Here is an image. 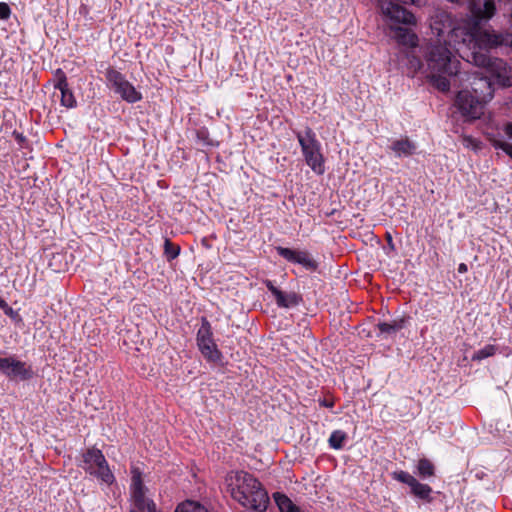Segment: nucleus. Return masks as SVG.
<instances>
[{"mask_svg": "<svg viewBox=\"0 0 512 512\" xmlns=\"http://www.w3.org/2000/svg\"><path fill=\"white\" fill-rule=\"evenodd\" d=\"M107 465H108V463H107V461H106V459H105L104 455H102V460H101V461H97V462L95 463V466L97 467V469H96V470H100V469L104 468V467H105V466H107Z\"/></svg>", "mask_w": 512, "mask_h": 512, "instance_id": "39", "label": "nucleus"}, {"mask_svg": "<svg viewBox=\"0 0 512 512\" xmlns=\"http://www.w3.org/2000/svg\"><path fill=\"white\" fill-rule=\"evenodd\" d=\"M497 351V347L495 345H486L484 348L476 351L473 356H472V360L473 361H480V360H483L485 358H488V357H491L493 356Z\"/></svg>", "mask_w": 512, "mask_h": 512, "instance_id": "32", "label": "nucleus"}, {"mask_svg": "<svg viewBox=\"0 0 512 512\" xmlns=\"http://www.w3.org/2000/svg\"><path fill=\"white\" fill-rule=\"evenodd\" d=\"M132 497H133V501H134V506L136 508L135 511L145 512L146 504L149 501H151L150 499H147L145 497V491L144 490L132 491Z\"/></svg>", "mask_w": 512, "mask_h": 512, "instance_id": "28", "label": "nucleus"}, {"mask_svg": "<svg viewBox=\"0 0 512 512\" xmlns=\"http://www.w3.org/2000/svg\"><path fill=\"white\" fill-rule=\"evenodd\" d=\"M467 270H468V267L465 263L459 264V266H458L459 273H465V272H467Z\"/></svg>", "mask_w": 512, "mask_h": 512, "instance_id": "42", "label": "nucleus"}, {"mask_svg": "<svg viewBox=\"0 0 512 512\" xmlns=\"http://www.w3.org/2000/svg\"><path fill=\"white\" fill-rule=\"evenodd\" d=\"M468 13L462 18V27L457 28L455 34L458 36H467V33L477 32L478 29L487 25V23L496 15L497 8L494 0H468Z\"/></svg>", "mask_w": 512, "mask_h": 512, "instance_id": "4", "label": "nucleus"}, {"mask_svg": "<svg viewBox=\"0 0 512 512\" xmlns=\"http://www.w3.org/2000/svg\"><path fill=\"white\" fill-rule=\"evenodd\" d=\"M3 311H4V313H5L7 316H9V317H11V318H14L15 316H17V313H16V312H15V311L10 307V306H8V307H7L6 309H4Z\"/></svg>", "mask_w": 512, "mask_h": 512, "instance_id": "40", "label": "nucleus"}, {"mask_svg": "<svg viewBox=\"0 0 512 512\" xmlns=\"http://www.w3.org/2000/svg\"><path fill=\"white\" fill-rule=\"evenodd\" d=\"M322 404L326 407H331L333 405L331 402H327L326 400H324Z\"/></svg>", "mask_w": 512, "mask_h": 512, "instance_id": "44", "label": "nucleus"}, {"mask_svg": "<svg viewBox=\"0 0 512 512\" xmlns=\"http://www.w3.org/2000/svg\"><path fill=\"white\" fill-rule=\"evenodd\" d=\"M106 79L114 91L121 96V98L129 103L139 101L142 96L135 89V87L125 79L119 71L113 67H109L106 71Z\"/></svg>", "mask_w": 512, "mask_h": 512, "instance_id": "10", "label": "nucleus"}, {"mask_svg": "<svg viewBox=\"0 0 512 512\" xmlns=\"http://www.w3.org/2000/svg\"><path fill=\"white\" fill-rule=\"evenodd\" d=\"M487 140L495 149L503 150L508 156L512 158V144L503 141L496 137L494 134H488Z\"/></svg>", "mask_w": 512, "mask_h": 512, "instance_id": "24", "label": "nucleus"}, {"mask_svg": "<svg viewBox=\"0 0 512 512\" xmlns=\"http://www.w3.org/2000/svg\"><path fill=\"white\" fill-rule=\"evenodd\" d=\"M510 23H511V27H512V12H511V15H510Z\"/></svg>", "mask_w": 512, "mask_h": 512, "instance_id": "47", "label": "nucleus"}, {"mask_svg": "<svg viewBox=\"0 0 512 512\" xmlns=\"http://www.w3.org/2000/svg\"><path fill=\"white\" fill-rule=\"evenodd\" d=\"M277 252L287 261L301 264L307 270L315 271L318 267L317 262L312 259L310 254L306 251H296L290 248L277 247Z\"/></svg>", "mask_w": 512, "mask_h": 512, "instance_id": "12", "label": "nucleus"}, {"mask_svg": "<svg viewBox=\"0 0 512 512\" xmlns=\"http://www.w3.org/2000/svg\"><path fill=\"white\" fill-rule=\"evenodd\" d=\"M102 451L95 448V447H92V448H89L84 454H83V462L89 466H91V464H95L97 461H101L102 460Z\"/></svg>", "mask_w": 512, "mask_h": 512, "instance_id": "30", "label": "nucleus"}, {"mask_svg": "<svg viewBox=\"0 0 512 512\" xmlns=\"http://www.w3.org/2000/svg\"><path fill=\"white\" fill-rule=\"evenodd\" d=\"M473 97L484 103L493 98L494 89L490 79L487 76H474L471 81V91Z\"/></svg>", "mask_w": 512, "mask_h": 512, "instance_id": "13", "label": "nucleus"}, {"mask_svg": "<svg viewBox=\"0 0 512 512\" xmlns=\"http://www.w3.org/2000/svg\"><path fill=\"white\" fill-rule=\"evenodd\" d=\"M132 488L133 491L144 490V484L142 481V473L139 468L132 467Z\"/></svg>", "mask_w": 512, "mask_h": 512, "instance_id": "33", "label": "nucleus"}, {"mask_svg": "<svg viewBox=\"0 0 512 512\" xmlns=\"http://www.w3.org/2000/svg\"><path fill=\"white\" fill-rule=\"evenodd\" d=\"M175 512H209L203 505L194 501H186L179 504Z\"/></svg>", "mask_w": 512, "mask_h": 512, "instance_id": "27", "label": "nucleus"}, {"mask_svg": "<svg viewBox=\"0 0 512 512\" xmlns=\"http://www.w3.org/2000/svg\"><path fill=\"white\" fill-rule=\"evenodd\" d=\"M57 74L60 75V77L55 88L59 89L61 92V104L67 108H72L76 105V100L72 91L68 87L66 76L61 69L57 70Z\"/></svg>", "mask_w": 512, "mask_h": 512, "instance_id": "15", "label": "nucleus"}, {"mask_svg": "<svg viewBox=\"0 0 512 512\" xmlns=\"http://www.w3.org/2000/svg\"><path fill=\"white\" fill-rule=\"evenodd\" d=\"M411 492L420 499L430 500V494L432 492V489L429 485L422 484L418 480H416L412 485Z\"/></svg>", "mask_w": 512, "mask_h": 512, "instance_id": "23", "label": "nucleus"}, {"mask_svg": "<svg viewBox=\"0 0 512 512\" xmlns=\"http://www.w3.org/2000/svg\"><path fill=\"white\" fill-rule=\"evenodd\" d=\"M393 476L394 479L407 484L410 488H412V485L417 480L415 477L405 471L394 472Z\"/></svg>", "mask_w": 512, "mask_h": 512, "instance_id": "35", "label": "nucleus"}, {"mask_svg": "<svg viewBox=\"0 0 512 512\" xmlns=\"http://www.w3.org/2000/svg\"><path fill=\"white\" fill-rule=\"evenodd\" d=\"M273 498L280 510V512H289L297 508L295 504L285 495L280 492H276L273 494Z\"/></svg>", "mask_w": 512, "mask_h": 512, "instance_id": "22", "label": "nucleus"}, {"mask_svg": "<svg viewBox=\"0 0 512 512\" xmlns=\"http://www.w3.org/2000/svg\"><path fill=\"white\" fill-rule=\"evenodd\" d=\"M486 103L473 97L470 90H461L455 99V106L466 122L480 119L484 114Z\"/></svg>", "mask_w": 512, "mask_h": 512, "instance_id": "9", "label": "nucleus"}, {"mask_svg": "<svg viewBox=\"0 0 512 512\" xmlns=\"http://www.w3.org/2000/svg\"><path fill=\"white\" fill-rule=\"evenodd\" d=\"M164 252L168 260H173L179 255L180 247L173 244L169 239H166L164 243Z\"/></svg>", "mask_w": 512, "mask_h": 512, "instance_id": "34", "label": "nucleus"}, {"mask_svg": "<svg viewBox=\"0 0 512 512\" xmlns=\"http://www.w3.org/2000/svg\"><path fill=\"white\" fill-rule=\"evenodd\" d=\"M387 241H388L389 243H391V242H392V237H391V235H390V234H387Z\"/></svg>", "mask_w": 512, "mask_h": 512, "instance_id": "45", "label": "nucleus"}, {"mask_svg": "<svg viewBox=\"0 0 512 512\" xmlns=\"http://www.w3.org/2000/svg\"><path fill=\"white\" fill-rule=\"evenodd\" d=\"M451 76L452 75H445V74L432 76V75H430V73H428V77L433 81V85L439 91H442V92L449 91L450 81H449L448 77H451Z\"/></svg>", "mask_w": 512, "mask_h": 512, "instance_id": "25", "label": "nucleus"}, {"mask_svg": "<svg viewBox=\"0 0 512 512\" xmlns=\"http://www.w3.org/2000/svg\"><path fill=\"white\" fill-rule=\"evenodd\" d=\"M130 512H138V511H135V510H130Z\"/></svg>", "mask_w": 512, "mask_h": 512, "instance_id": "48", "label": "nucleus"}, {"mask_svg": "<svg viewBox=\"0 0 512 512\" xmlns=\"http://www.w3.org/2000/svg\"><path fill=\"white\" fill-rule=\"evenodd\" d=\"M504 132L509 138H512V122H507L505 124Z\"/></svg>", "mask_w": 512, "mask_h": 512, "instance_id": "38", "label": "nucleus"}, {"mask_svg": "<svg viewBox=\"0 0 512 512\" xmlns=\"http://www.w3.org/2000/svg\"><path fill=\"white\" fill-rule=\"evenodd\" d=\"M394 38L399 44L414 48L417 46L418 38L410 28L407 27H395Z\"/></svg>", "mask_w": 512, "mask_h": 512, "instance_id": "16", "label": "nucleus"}, {"mask_svg": "<svg viewBox=\"0 0 512 512\" xmlns=\"http://www.w3.org/2000/svg\"><path fill=\"white\" fill-rule=\"evenodd\" d=\"M391 149L395 152L398 157L411 156L414 154L416 145L409 140L408 137L396 140L392 143Z\"/></svg>", "mask_w": 512, "mask_h": 512, "instance_id": "17", "label": "nucleus"}, {"mask_svg": "<svg viewBox=\"0 0 512 512\" xmlns=\"http://www.w3.org/2000/svg\"><path fill=\"white\" fill-rule=\"evenodd\" d=\"M430 27L432 33L437 36L435 41L453 44V48L458 52L463 49V37L455 34L456 29L462 27V20L454 21L451 14L440 12L433 17Z\"/></svg>", "mask_w": 512, "mask_h": 512, "instance_id": "5", "label": "nucleus"}, {"mask_svg": "<svg viewBox=\"0 0 512 512\" xmlns=\"http://www.w3.org/2000/svg\"><path fill=\"white\" fill-rule=\"evenodd\" d=\"M212 332L209 322L203 318L202 325L197 333L198 346H204L205 344H212Z\"/></svg>", "mask_w": 512, "mask_h": 512, "instance_id": "19", "label": "nucleus"}, {"mask_svg": "<svg viewBox=\"0 0 512 512\" xmlns=\"http://www.w3.org/2000/svg\"><path fill=\"white\" fill-rule=\"evenodd\" d=\"M347 439V434L344 431L341 430H335L330 435V438L328 440L329 445L333 449H341L344 445L345 440Z\"/></svg>", "mask_w": 512, "mask_h": 512, "instance_id": "26", "label": "nucleus"}, {"mask_svg": "<svg viewBox=\"0 0 512 512\" xmlns=\"http://www.w3.org/2000/svg\"><path fill=\"white\" fill-rule=\"evenodd\" d=\"M289 512H301V510L299 509V507L293 509V510H290Z\"/></svg>", "mask_w": 512, "mask_h": 512, "instance_id": "46", "label": "nucleus"}, {"mask_svg": "<svg viewBox=\"0 0 512 512\" xmlns=\"http://www.w3.org/2000/svg\"><path fill=\"white\" fill-rule=\"evenodd\" d=\"M298 142L302 148L305 161L311 169L321 175L324 173V158L320 152V143L310 127H306L304 134L297 133Z\"/></svg>", "mask_w": 512, "mask_h": 512, "instance_id": "6", "label": "nucleus"}, {"mask_svg": "<svg viewBox=\"0 0 512 512\" xmlns=\"http://www.w3.org/2000/svg\"><path fill=\"white\" fill-rule=\"evenodd\" d=\"M265 285L275 297L276 304L281 308L295 307L302 302L301 295L295 292L285 293L274 286L270 280L265 281Z\"/></svg>", "mask_w": 512, "mask_h": 512, "instance_id": "14", "label": "nucleus"}, {"mask_svg": "<svg viewBox=\"0 0 512 512\" xmlns=\"http://www.w3.org/2000/svg\"><path fill=\"white\" fill-rule=\"evenodd\" d=\"M400 3L421 5L422 0H379V8L382 14L394 23L407 25L415 24V16L402 7Z\"/></svg>", "mask_w": 512, "mask_h": 512, "instance_id": "8", "label": "nucleus"}, {"mask_svg": "<svg viewBox=\"0 0 512 512\" xmlns=\"http://www.w3.org/2000/svg\"><path fill=\"white\" fill-rule=\"evenodd\" d=\"M11 15V9L5 2H0V19L7 20Z\"/></svg>", "mask_w": 512, "mask_h": 512, "instance_id": "36", "label": "nucleus"}, {"mask_svg": "<svg viewBox=\"0 0 512 512\" xmlns=\"http://www.w3.org/2000/svg\"><path fill=\"white\" fill-rule=\"evenodd\" d=\"M13 135L15 136L16 140L18 141V143L22 144L24 141H25V137L21 134V133H18L16 131L13 132Z\"/></svg>", "mask_w": 512, "mask_h": 512, "instance_id": "41", "label": "nucleus"}, {"mask_svg": "<svg viewBox=\"0 0 512 512\" xmlns=\"http://www.w3.org/2000/svg\"><path fill=\"white\" fill-rule=\"evenodd\" d=\"M0 371L10 379L27 380L32 377V370L26 366V363L12 357H0Z\"/></svg>", "mask_w": 512, "mask_h": 512, "instance_id": "11", "label": "nucleus"}, {"mask_svg": "<svg viewBox=\"0 0 512 512\" xmlns=\"http://www.w3.org/2000/svg\"><path fill=\"white\" fill-rule=\"evenodd\" d=\"M85 470L89 472L91 475L100 478L103 482H105L108 485H111L115 480L114 475L111 472L108 465L100 470H95L93 469L92 466H88L87 468H85Z\"/></svg>", "mask_w": 512, "mask_h": 512, "instance_id": "21", "label": "nucleus"}, {"mask_svg": "<svg viewBox=\"0 0 512 512\" xmlns=\"http://www.w3.org/2000/svg\"><path fill=\"white\" fill-rule=\"evenodd\" d=\"M463 37V49L470 51L472 63L474 53L487 54L492 50L512 47V32L508 30H495L484 26L477 32L467 33V36Z\"/></svg>", "mask_w": 512, "mask_h": 512, "instance_id": "3", "label": "nucleus"}, {"mask_svg": "<svg viewBox=\"0 0 512 512\" xmlns=\"http://www.w3.org/2000/svg\"><path fill=\"white\" fill-rule=\"evenodd\" d=\"M231 496L242 506L263 512L269 503V497L261 483L251 474L240 471L229 484Z\"/></svg>", "mask_w": 512, "mask_h": 512, "instance_id": "1", "label": "nucleus"}, {"mask_svg": "<svg viewBox=\"0 0 512 512\" xmlns=\"http://www.w3.org/2000/svg\"><path fill=\"white\" fill-rule=\"evenodd\" d=\"M405 325H406L405 318H400V319H395L389 323L388 322L378 323L377 327L381 333L391 335V334H395L398 331H400L401 329H403L405 327Z\"/></svg>", "mask_w": 512, "mask_h": 512, "instance_id": "18", "label": "nucleus"}, {"mask_svg": "<svg viewBox=\"0 0 512 512\" xmlns=\"http://www.w3.org/2000/svg\"><path fill=\"white\" fill-rule=\"evenodd\" d=\"M145 512H161V511H158V510H157L155 503L151 500V501H149V502L146 504V506H145Z\"/></svg>", "mask_w": 512, "mask_h": 512, "instance_id": "37", "label": "nucleus"}, {"mask_svg": "<svg viewBox=\"0 0 512 512\" xmlns=\"http://www.w3.org/2000/svg\"><path fill=\"white\" fill-rule=\"evenodd\" d=\"M453 44L430 41L421 48L430 75H457L460 61L452 51Z\"/></svg>", "mask_w": 512, "mask_h": 512, "instance_id": "2", "label": "nucleus"}, {"mask_svg": "<svg viewBox=\"0 0 512 512\" xmlns=\"http://www.w3.org/2000/svg\"><path fill=\"white\" fill-rule=\"evenodd\" d=\"M407 67L412 72V74H415L418 70H420L423 67V63L421 59L415 55V51L412 50L407 54Z\"/></svg>", "mask_w": 512, "mask_h": 512, "instance_id": "31", "label": "nucleus"}, {"mask_svg": "<svg viewBox=\"0 0 512 512\" xmlns=\"http://www.w3.org/2000/svg\"><path fill=\"white\" fill-rule=\"evenodd\" d=\"M434 465L433 463L428 460L427 458H422L418 462V472L419 475L423 478L431 477L434 475Z\"/></svg>", "mask_w": 512, "mask_h": 512, "instance_id": "29", "label": "nucleus"}, {"mask_svg": "<svg viewBox=\"0 0 512 512\" xmlns=\"http://www.w3.org/2000/svg\"><path fill=\"white\" fill-rule=\"evenodd\" d=\"M473 63L486 68L502 87L512 86V69L500 58H492L485 53H474Z\"/></svg>", "mask_w": 512, "mask_h": 512, "instance_id": "7", "label": "nucleus"}, {"mask_svg": "<svg viewBox=\"0 0 512 512\" xmlns=\"http://www.w3.org/2000/svg\"><path fill=\"white\" fill-rule=\"evenodd\" d=\"M203 356L210 362L217 363L221 360L222 354L217 349L216 344H205L204 346H198Z\"/></svg>", "mask_w": 512, "mask_h": 512, "instance_id": "20", "label": "nucleus"}, {"mask_svg": "<svg viewBox=\"0 0 512 512\" xmlns=\"http://www.w3.org/2000/svg\"><path fill=\"white\" fill-rule=\"evenodd\" d=\"M9 305L7 304V302L5 300H3L2 298H0V308L2 310L6 309Z\"/></svg>", "mask_w": 512, "mask_h": 512, "instance_id": "43", "label": "nucleus"}]
</instances>
